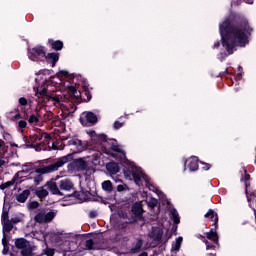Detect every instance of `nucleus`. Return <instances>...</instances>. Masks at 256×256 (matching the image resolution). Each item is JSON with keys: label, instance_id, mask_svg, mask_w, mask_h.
I'll use <instances>...</instances> for the list:
<instances>
[{"label": "nucleus", "instance_id": "obj_9", "mask_svg": "<svg viewBox=\"0 0 256 256\" xmlns=\"http://www.w3.org/2000/svg\"><path fill=\"white\" fill-rule=\"evenodd\" d=\"M15 247L16 249H20L21 256L33 255V247H31V243L25 238H16Z\"/></svg>", "mask_w": 256, "mask_h": 256}, {"label": "nucleus", "instance_id": "obj_43", "mask_svg": "<svg viewBox=\"0 0 256 256\" xmlns=\"http://www.w3.org/2000/svg\"><path fill=\"white\" fill-rule=\"evenodd\" d=\"M10 222L12 225H17V223H21V217H19V216L12 217L10 219Z\"/></svg>", "mask_w": 256, "mask_h": 256}, {"label": "nucleus", "instance_id": "obj_13", "mask_svg": "<svg viewBox=\"0 0 256 256\" xmlns=\"http://www.w3.org/2000/svg\"><path fill=\"white\" fill-rule=\"evenodd\" d=\"M47 46L52 49V51H61L64 47L63 41L55 40L53 38H49L47 41Z\"/></svg>", "mask_w": 256, "mask_h": 256}, {"label": "nucleus", "instance_id": "obj_23", "mask_svg": "<svg viewBox=\"0 0 256 256\" xmlns=\"http://www.w3.org/2000/svg\"><path fill=\"white\" fill-rule=\"evenodd\" d=\"M94 141L97 143V145H102V147H105V143H109V139L105 134L96 135L94 137Z\"/></svg>", "mask_w": 256, "mask_h": 256}, {"label": "nucleus", "instance_id": "obj_17", "mask_svg": "<svg viewBox=\"0 0 256 256\" xmlns=\"http://www.w3.org/2000/svg\"><path fill=\"white\" fill-rule=\"evenodd\" d=\"M106 169L111 175H117V173L120 171L119 164L114 161L107 163Z\"/></svg>", "mask_w": 256, "mask_h": 256}, {"label": "nucleus", "instance_id": "obj_20", "mask_svg": "<svg viewBox=\"0 0 256 256\" xmlns=\"http://www.w3.org/2000/svg\"><path fill=\"white\" fill-rule=\"evenodd\" d=\"M72 188H73V182H71V180L64 179L60 181L59 189H61V191H71Z\"/></svg>", "mask_w": 256, "mask_h": 256}, {"label": "nucleus", "instance_id": "obj_30", "mask_svg": "<svg viewBox=\"0 0 256 256\" xmlns=\"http://www.w3.org/2000/svg\"><path fill=\"white\" fill-rule=\"evenodd\" d=\"M170 213L173 223H175V225H179V223H181V218L179 217V213H177V210L173 209Z\"/></svg>", "mask_w": 256, "mask_h": 256}, {"label": "nucleus", "instance_id": "obj_46", "mask_svg": "<svg viewBox=\"0 0 256 256\" xmlns=\"http://www.w3.org/2000/svg\"><path fill=\"white\" fill-rule=\"evenodd\" d=\"M18 103H19V105H21L22 107H25V105H27V103H28L27 98H25V97L19 98Z\"/></svg>", "mask_w": 256, "mask_h": 256}, {"label": "nucleus", "instance_id": "obj_14", "mask_svg": "<svg viewBox=\"0 0 256 256\" xmlns=\"http://www.w3.org/2000/svg\"><path fill=\"white\" fill-rule=\"evenodd\" d=\"M36 97H38V99H43L44 97H49L50 99H52V101L59 103V97L53 98V97L49 96V94L47 93V88H45V87L37 88Z\"/></svg>", "mask_w": 256, "mask_h": 256}, {"label": "nucleus", "instance_id": "obj_12", "mask_svg": "<svg viewBox=\"0 0 256 256\" xmlns=\"http://www.w3.org/2000/svg\"><path fill=\"white\" fill-rule=\"evenodd\" d=\"M207 221H212V227H219V215L215 210L209 209L208 212L204 215Z\"/></svg>", "mask_w": 256, "mask_h": 256}, {"label": "nucleus", "instance_id": "obj_35", "mask_svg": "<svg viewBox=\"0 0 256 256\" xmlns=\"http://www.w3.org/2000/svg\"><path fill=\"white\" fill-rule=\"evenodd\" d=\"M95 245V242L93 239H88L85 242V247L88 251H93L95 248L93 247Z\"/></svg>", "mask_w": 256, "mask_h": 256}, {"label": "nucleus", "instance_id": "obj_63", "mask_svg": "<svg viewBox=\"0 0 256 256\" xmlns=\"http://www.w3.org/2000/svg\"><path fill=\"white\" fill-rule=\"evenodd\" d=\"M68 139H71V136H67V137L62 136V137H61V140H62V141H68Z\"/></svg>", "mask_w": 256, "mask_h": 256}, {"label": "nucleus", "instance_id": "obj_56", "mask_svg": "<svg viewBox=\"0 0 256 256\" xmlns=\"http://www.w3.org/2000/svg\"><path fill=\"white\" fill-rule=\"evenodd\" d=\"M2 245H3V247L9 246V240H7V238L5 236L2 239Z\"/></svg>", "mask_w": 256, "mask_h": 256}, {"label": "nucleus", "instance_id": "obj_33", "mask_svg": "<svg viewBox=\"0 0 256 256\" xmlns=\"http://www.w3.org/2000/svg\"><path fill=\"white\" fill-rule=\"evenodd\" d=\"M27 207H28L29 211H33L35 209H39L40 204L38 201H30V202H28Z\"/></svg>", "mask_w": 256, "mask_h": 256}, {"label": "nucleus", "instance_id": "obj_41", "mask_svg": "<svg viewBox=\"0 0 256 256\" xmlns=\"http://www.w3.org/2000/svg\"><path fill=\"white\" fill-rule=\"evenodd\" d=\"M44 255H46V256H54V255H55V248H49V247H47V248L44 250Z\"/></svg>", "mask_w": 256, "mask_h": 256}, {"label": "nucleus", "instance_id": "obj_10", "mask_svg": "<svg viewBox=\"0 0 256 256\" xmlns=\"http://www.w3.org/2000/svg\"><path fill=\"white\" fill-rule=\"evenodd\" d=\"M59 57V52H46L44 56V61H46V63H48L50 67H55L57 63H59Z\"/></svg>", "mask_w": 256, "mask_h": 256}, {"label": "nucleus", "instance_id": "obj_59", "mask_svg": "<svg viewBox=\"0 0 256 256\" xmlns=\"http://www.w3.org/2000/svg\"><path fill=\"white\" fill-rule=\"evenodd\" d=\"M223 75H229V68H226L224 72L219 73V77H223Z\"/></svg>", "mask_w": 256, "mask_h": 256}, {"label": "nucleus", "instance_id": "obj_52", "mask_svg": "<svg viewBox=\"0 0 256 256\" xmlns=\"http://www.w3.org/2000/svg\"><path fill=\"white\" fill-rule=\"evenodd\" d=\"M59 77H69V72L66 70L59 71Z\"/></svg>", "mask_w": 256, "mask_h": 256}, {"label": "nucleus", "instance_id": "obj_51", "mask_svg": "<svg viewBox=\"0 0 256 256\" xmlns=\"http://www.w3.org/2000/svg\"><path fill=\"white\" fill-rule=\"evenodd\" d=\"M23 167H27L26 171H31V169H33V167H35V165L31 162H28V163L24 164Z\"/></svg>", "mask_w": 256, "mask_h": 256}, {"label": "nucleus", "instance_id": "obj_55", "mask_svg": "<svg viewBox=\"0 0 256 256\" xmlns=\"http://www.w3.org/2000/svg\"><path fill=\"white\" fill-rule=\"evenodd\" d=\"M21 172H17L12 179H15V183H17L18 179H23V177L20 176Z\"/></svg>", "mask_w": 256, "mask_h": 256}, {"label": "nucleus", "instance_id": "obj_21", "mask_svg": "<svg viewBox=\"0 0 256 256\" xmlns=\"http://www.w3.org/2000/svg\"><path fill=\"white\" fill-rule=\"evenodd\" d=\"M34 195L40 199V201H45L49 196V191L47 189L40 187L38 190H35Z\"/></svg>", "mask_w": 256, "mask_h": 256}, {"label": "nucleus", "instance_id": "obj_28", "mask_svg": "<svg viewBox=\"0 0 256 256\" xmlns=\"http://www.w3.org/2000/svg\"><path fill=\"white\" fill-rule=\"evenodd\" d=\"M2 229L3 233H11V231H13V224L10 220H6L5 222H2Z\"/></svg>", "mask_w": 256, "mask_h": 256}, {"label": "nucleus", "instance_id": "obj_36", "mask_svg": "<svg viewBox=\"0 0 256 256\" xmlns=\"http://www.w3.org/2000/svg\"><path fill=\"white\" fill-rule=\"evenodd\" d=\"M5 221H10L9 220V210L3 208L2 216H1V223L5 222Z\"/></svg>", "mask_w": 256, "mask_h": 256}, {"label": "nucleus", "instance_id": "obj_24", "mask_svg": "<svg viewBox=\"0 0 256 256\" xmlns=\"http://www.w3.org/2000/svg\"><path fill=\"white\" fill-rule=\"evenodd\" d=\"M67 145L69 147L74 146V147H83V141H81L77 136H72L70 137V140H68Z\"/></svg>", "mask_w": 256, "mask_h": 256}, {"label": "nucleus", "instance_id": "obj_27", "mask_svg": "<svg viewBox=\"0 0 256 256\" xmlns=\"http://www.w3.org/2000/svg\"><path fill=\"white\" fill-rule=\"evenodd\" d=\"M102 189L103 191H105L106 193H111L114 191L113 189V183L110 180H105L104 182H102Z\"/></svg>", "mask_w": 256, "mask_h": 256}, {"label": "nucleus", "instance_id": "obj_6", "mask_svg": "<svg viewBox=\"0 0 256 256\" xmlns=\"http://www.w3.org/2000/svg\"><path fill=\"white\" fill-rule=\"evenodd\" d=\"M45 53H47L45 46L37 45L33 48H29L27 55L30 61L39 63L45 61Z\"/></svg>", "mask_w": 256, "mask_h": 256}, {"label": "nucleus", "instance_id": "obj_37", "mask_svg": "<svg viewBox=\"0 0 256 256\" xmlns=\"http://www.w3.org/2000/svg\"><path fill=\"white\" fill-rule=\"evenodd\" d=\"M28 123L30 125H37V123H39V117L35 116V114L30 115Z\"/></svg>", "mask_w": 256, "mask_h": 256}, {"label": "nucleus", "instance_id": "obj_58", "mask_svg": "<svg viewBox=\"0 0 256 256\" xmlns=\"http://www.w3.org/2000/svg\"><path fill=\"white\" fill-rule=\"evenodd\" d=\"M9 253V245L8 246H3L2 254L7 255Z\"/></svg>", "mask_w": 256, "mask_h": 256}, {"label": "nucleus", "instance_id": "obj_25", "mask_svg": "<svg viewBox=\"0 0 256 256\" xmlns=\"http://www.w3.org/2000/svg\"><path fill=\"white\" fill-rule=\"evenodd\" d=\"M181 243H183V237L176 238V241L172 243L171 253H177L181 249Z\"/></svg>", "mask_w": 256, "mask_h": 256}, {"label": "nucleus", "instance_id": "obj_39", "mask_svg": "<svg viewBox=\"0 0 256 256\" xmlns=\"http://www.w3.org/2000/svg\"><path fill=\"white\" fill-rule=\"evenodd\" d=\"M250 187H251V183L245 182V193H246L248 203H251V197L249 196V188Z\"/></svg>", "mask_w": 256, "mask_h": 256}, {"label": "nucleus", "instance_id": "obj_57", "mask_svg": "<svg viewBox=\"0 0 256 256\" xmlns=\"http://www.w3.org/2000/svg\"><path fill=\"white\" fill-rule=\"evenodd\" d=\"M219 47H221V42L216 41V42H214V45L212 46V49H219Z\"/></svg>", "mask_w": 256, "mask_h": 256}, {"label": "nucleus", "instance_id": "obj_4", "mask_svg": "<svg viewBox=\"0 0 256 256\" xmlns=\"http://www.w3.org/2000/svg\"><path fill=\"white\" fill-rule=\"evenodd\" d=\"M57 217V211L53 209L42 208L38 211V213L34 216L35 223H39V225L51 223L53 219Z\"/></svg>", "mask_w": 256, "mask_h": 256}, {"label": "nucleus", "instance_id": "obj_1", "mask_svg": "<svg viewBox=\"0 0 256 256\" xmlns=\"http://www.w3.org/2000/svg\"><path fill=\"white\" fill-rule=\"evenodd\" d=\"M221 45L228 55L235 53V47H245L249 43V37L253 35V28L249 20L238 15L229 16L219 24Z\"/></svg>", "mask_w": 256, "mask_h": 256}, {"label": "nucleus", "instance_id": "obj_42", "mask_svg": "<svg viewBox=\"0 0 256 256\" xmlns=\"http://www.w3.org/2000/svg\"><path fill=\"white\" fill-rule=\"evenodd\" d=\"M99 216V212H97V210H91L88 214V217L90 219H95L96 217Z\"/></svg>", "mask_w": 256, "mask_h": 256}, {"label": "nucleus", "instance_id": "obj_54", "mask_svg": "<svg viewBox=\"0 0 256 256\" xmlns=\"http://www.w3.org/2000/svg\"><path fill=\"white\" fill-rule=\"evenodd\" d=\"M118 193H122V191H125V185L119 184L117 186Z\"/></svg>", "mask_w": 256, "mask_h": 256}, {"label": "nucleus", "instance_id": "obj_11", "mask_svg": "<svg viewBox=\"0 0 256 256\" xmlns=\"http://www.w3.org/2000/svg\"><path fill=\"white\" fill-rule=\"evenodd\" d=\"M131 175L134 179V183H136V185H143V181H145L144 177H147V174H145V172L135 168L131 171Z\"/></svg>", "mask_w": 256, "mask_h": 256}, {"label": "nucleus", "instance_id": "obj_64", "mask_svg": "<svg viewBox=\"0 0 256 256\" xmlns=\"http://www.w3.org/2000/svg\"><path fill=\"white\" fill-rule=\"evenodd\" d=\"M250 201L255 197V192H249Z\"/></svg>", "mask_w": 256, "mask_h": 256}, {"label": "nucleus", "instance_id": "obj_62", "mask_svg": "<svg viewBox=\"0 0 256 256\" xmlns=\"http://www.w3.org/2000/svg\"><path fill=\"white\" fill-rule=\"evenodd\" d=\"M104 153H106V155H111L112 157H115V154L113 153H109V150H107V148L104 147Z\"/></svg>", "mask_w": 256, "mask_h": 256}, {"label": "nucleus", "instance_id": "obj_29", "mask_svg": "<svg viewBox=\"0 0 256 256\" xmlns=\"http://www.w3.org/2000/svg\"><path fill=\"white\" fill-rule=\"evenodd\" d=\"M108 144L112 151H115V153H121V148H119V144L115 139H109Z\"/></svg>", "mask_w": 256, "mask_h": 256}, {"label": "nucleus", "instance_id": "obj_48", "mask_svg": "<svg viewBox=\"0 0 256 256\" xmlns=\"http://www.w3.org/2000/svg\"><path fill=\"white\" fill-rule=\"evenodd\" d=\"M251 180V175L247 173V169H244V183H247Z\"/></svg>", "mask_w": 256, "mask_h": 256}, {"label": "nucleus", "instance_id": "obj_45", "mask_svg": "<svg viewBox=\"0 0 256 256\" xmlns=\"http://www.w3.org/2000/svg\"><path fill=\"white\" fill-rule=\"evenodd\" d=\"M53 70H49V69H42V70H39V72L37 73V75H51V72Z\"/></svg>", "mask_w": 256, "mask_h": 256}, {"label": "nucleus", "instance_id": "obj_38", "mask_svg": "<svg viewBox=\"0 0 256 256\" xmlns=\"http://www.w3.org/2000/svg\"><path fill=\"white\" fill-rule=\"evenodd\" d=\"M141 247H143V240H138L135 244V247L132 249L134 253H139L141 251Z\"/></svg>", "mask_w": 256, "mask_h": 256}, {"label": "nucleus", "instance_id": "obj_61", "mask_svg": "<svg viewBox=\"0 0 256 256\" xmlns=\"http://www.w3.org/2000/svg\"><path fill=\"white\" fill-rule=\"evenodd\" d=\"M94 201H97L98 203H103V197L98 196Z\"/></svg>", "mask_w": 256, "mask_h": 256}, {"label": "nucleus", "instance_id": "obj_2", "mask_svg": "<svg viewBox=\"0 0 256 256\" xmlns=\"http://www.w3.org/2000/svg\"><path fill=\"white\" fill-rule=\"evenodd\" d=\"M71 161H73V155L71 154L55 158L53 160H47V166L37 168L34 172H31L29 176L26 177V179H33L35 187H37V185H41L43 181V175L55 173V171H59L63 165H67V163Z\"/></svg>", "mask_w": 256, "mask_h": 256}, {"label": "nucleus", "instance_id": "obj_7", "mask_svg": "<svg viewBox=\"0 0 256 256\" xmlns=\"http://www.w3.org/2000/svg\"><path fill=\"white\" fill-rule=\"evenodd\" d=\"M143 204L141 202H135L131 207V217L129 218L128 223H139V221H145L143 217Z\"/></svg>", "mask_w": 256, "mask_h": 256}, {"label": "nucleus", "instance_id": "obj_8", "mask_svg": "<svg viewBox=\"0 0 256 256\" xmlns=\"http://www.w3.org/2000/svg\"><path fill=\"white\" fill-rule=\"evenodd\" d=\"M217 229H219V227L213 226L210 231L206 233V238L213 242V244H211L209 241L204 240L207 250L212 249L215 251V249L219 247V234H217Z\"/></svg>", "mask_w": 256, "mask_h": 256}, {"label": "nucleus", "instance_id": "obj_19", "mask_svg": "<svg viewBox=\"0 0 256 256\" xmlns=\"http://www.w3.org/2000/svg\"><path fill=\"white\" fill-rule=\"evenodd\" d=\"M188 163V168L190 171H197L199 169V159L197 157H192L185 162V165Z\"/></svg>", "mask_w": 256, "mask_h": 256}, {"label": "nucleus", "instance_id": "obj_47", "mask_svg": "<svg viewBox=\"0 0 256 256\" xmlns=\"http://www.w3.org/2000/svg\"><path fill=\"white\" fill-rule=\"evenodd\" d=\"M68 171H77V167L75 166V160L68 164Z\"/></svg>", "mask_w": 256, "mask_h": 256}, {"label": "nucleus", "instance_id": "obj_32", "mask_svg": "<svg viewBox=\"0 0 256 256\" xmlns=\"http://www.w3.org/2000/svg\"><path fill=\"white\" fill-rule=\"evenodd\" d=\"M13 185H15V178L12 179L11 181L2 183L0 185V189H1V191H5V189H8V187H13Z\"/></svg>", "mask_w": 256, "mask_h": 256}, {"label": "nucleus", "instance_id": "obj_15", "mask_svg": "<svg viewBox=\"0 0 256 256\" xmlns=\"http://www.w3.org/2000/svg\"><path fill=\"white\" fill-rule=\"evenodd\" d=\"M150 237L154 241L160 242L161 239H163V229H161L159 227H152Z\"/></svg>", "mask_w": 256, "mask_h": 256}, {"label": "nucleus", "instance_id": "obj_34", "mask_svg": "<svg viewBox=\"0 0 256 256\" xmlns=\"http://www.w3.org/2000/svg\"><path fill=\"white\" fill-rule=\"evenodd\" d=\"M158 203H159V200H157V198L151 197L148 201V207H150V209H155Z\"/></svg>", "mask_w": 256, "mask_h": 256}, {"label": "nucleus", "instance_id": "obj_50", "mask_svg": "<svg viewBox=\"0 0 256 256\" xmlns=\"http://www.w3.org/2000/svg\"><path fill=\"white\" fill-rule=\"evenodd\" d=\"M201 165H203L202 169L203 171H209L211 169V164L205 163V162H200Z\"/></svg>", "mask_w": 256, "mask_h": 256}, {"label": "nucleus", "instance_id": "obj_26", "mask_svg": "<svg viewBox=\"0 0 256 256\" xmlns=\"http://www.w3.org/2000/svg\"><path fill=\"white\" fill-rule=\"evenodd\" d=\"M85 119L87 123H90L91 125H95V123H97L98 121L97 115L93 112H87L85 115Z\"/></svg>", "mask_w": 256, "mask_h": 256}, {"label": "nucleus", "instance_id": "obj_40", "mask_svg": "<svg viewBox=\"0 0 256 256\" xmlns=\"http://www.w3.org/2000/svg\"><path fill=\"white\" fill-rule=\"evenodd\" d=\"M53 119V113L52 112H45L43 115V121L44 123H47L48 121H51Z\"/></svg>", "mask_w": 256, "mask_h": 256}, {"label": "nucleus", "instance_id": "obj_5", "mask_svg": "<svg viewBox=\"0 0 256 256\" xmlns=\"http://www.w3.org/2000/svg\"><path fill=\"white\" fill-rule=\"evenodd\" d=\"M43 137L44 139L51 141V135L49 133H44L41 136L34 134L26 138L25 145L27 149H35V151H41V147H43L44 144L41 142L37 143V141H41Z\"/></svg>", "mask_w": 256, "mask_h": 256}, {"label": "nucleus", "instance_id": "obj_22", "mask_svg": "<svg viewBox=\"0 0 256 256\" xmlns=\"http://www.w3.org/2000/svg\"><path fill=\"white\" fill-rule=\"evenodd\" d=\"M29 195H31L30 190H23L20 194L16 195V201L18 203H25L29 199Z\"/></svg>", "mask_w": 256, "mask_h": 256}, {"label": "nucleus", "instance_id": "obj_18", "mask_svg": "<svg viewBox=\"0 0 256 256\" xmlns=\"http://www.w3.org/2000/svg\"><path fill=\"white\" fill-rule=\"evenodd\" d=\"M76 171H87V168L89 165L87 164V161L83 160V158H78L74 160Z\"/></svg>", "mask_w": 256, "mask_h": 256}, {"label": "nucleus", "instance_id": "obj_53", "mask_svg": "<svg viewBox=\"0 0 256 256\" xmlns=\"http://www.w3.org/2000/svg\"><path fill=\"white\" fill-rule=\"evenodd\" d=\"M71 197H75L76 199H81V192L74 191Z\"/></svg>", "mask_w": 256, "mask_h": 256}, {"label": "nucleus", "instance_id": "obj_3", "mask_svg": "<svg viewBox=\"0 0 256 256\" xmlns=\"http://www.w3.org/2000/svg\"><path fill=\"white\" fill-rule=\"evenodd\" d=\"M68 93L71 99H80L84 103H89L91 99H93V95H91V91L87 86L75 87V86H68Z\"/></svg>", "mask_w": 256, "mask_h": 256}, {"label": "nucleus", "instance_id": "obj_60", "mask_svg": "<svg viewBox=\"0 0 256 256\" xmlns=\"http://www.w3.org/2000/svg\"><path fill=\"white\" fill-rule=\"evenodd\" d=\"M17 119H21V113H17L14 117L13 120L17 121Z\"/></svg>", "mask_w": 256, "mask_h": 256}, {"label": "nucleus", "instance_id": "obj_44", "mask_svg": "<svg viewBox=\"0 0 256 256\" xmlns=\"http://www.w3.org/2000/svg\"><path fill=\"white\" fill-rule=\"evenodd\" d=\"M123 125H125V123L119 122V121H115L114 124H113V128L115 130H119V129H121V127H123Z\"/></svg>", "mask_w": 256, "mask_h": 256}, {"label": "nucleus", "instance_id": "obj_31", "mask_svg": "<svg viewBox=\"0 0 256 256\" xmlns=\"http://www.w3.org/2000/svg\"><path fill=\"white\" fill-rule=\"evenodd\" d=\"M144 181H145L147 189H149V191H153L155 193L157 187H155V185L151 184V179L149 178V176H144Z\"/></svg>", "mask_w": 256, "mask_h": 256}, {"label": "nucleus", "instance_id": "obj_49", "mask_svg": "<svg viewBox=\"0 0 256 256\" xmlns=\"http://www.w3.org/2000/svg\"><path fill=\"white\" fill-rule=\"evenodd\" d=\"M18 126L20 129H25L27 127V121L25 120L18 121Z\"/></svg>", "mask_w": 256, "mask_h": 256}, {"label": "nucleus", "instance_id": "obj_16", "mask_svg": "<svg viewBox=\"0 0 256 256\" xmlns=\"http://www.w3.org/2000/svg\"><path fill=\"white\" fill-rule=\"evenodd\" d=\"M46 187H48L49 191H51L52 195H59L60 197H63V193L59 191V187H57V183L53 181H48L46 183Z\"/></svg>", "mask_w": 256, "mask_h": 256}]
</instances>
